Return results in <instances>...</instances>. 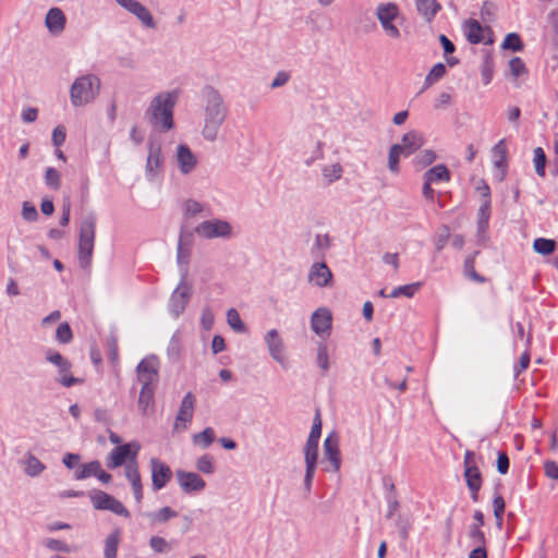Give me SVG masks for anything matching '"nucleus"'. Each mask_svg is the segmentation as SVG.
Wrapping results in <instances>:
<instances>
[{
  "label": "nucleus",
  "mask_w": 558,
  "mask_h": 558,
  "mask_svg": "<svg viewBox=\"0 0 558 558\" xmlns=\"http://www.w3.org/2000/svg\"><path fill=\"white\" fill-rule=\"evenodd\" d=\"M151 470V487L158 492L162 489L171 480V469L158 458H151L149 461Z\"/></svg>",
  "instance_id": "nucleus-15"
},
{
  "label": "nucleus",
  "mask_w": 558,
  "mask_h": 558,
  "mask_svg": "<svg viewBox=\"0 0 558 558\" xmlns=\"http://www.w3.org/2000/svg\"><path fill=\"white\" fill-rule=\"evenodd\" d=\"M203 211V205L194 199H187L184 203V215L186 217L195 216Z\"/></svg>",
  "instance_id": "nucleus-58"
},
{
  "label": "nucleus",
  "mask_w": 558,
  "mask_h": 558,
  "mask_svg": "<svg viewBox=\"0 0 558 558\" xmlns=\"http://www.w3.org/2000/svg\"><path fill=\"white\" fill-rule=\"evenodd\" d=\"M322 417H320V411L319 409H316L315 416L313 418V425L310 432L308 437L315 438L319 440L322 435Z\"/></svg>",
  "instance_id": "nucleus-57"
},
{
  "label": "nucleus",
  "mask_w": 558,
  "mask_h": 558,
  "mask_svg": "<svg viewBox=\"0 0 558 558\" xmlns=\"http://www.w3.org/2000/svg\"><path fill=\"white\" fill-rule=\"evenodd\" d=\"M125 477L131 484L135 500L140 504L143 499V485L141 474L138 471L137 461L126 463L125 465Z\"/></svg>",
  "instance_id": "nucleus-23"
},
{
  "label": "nucleus",
  "mask_w": 558,
  "mask_h": 558,
  "mask_svg": "<svg viewBox=\"0 0 558 558\" xmlns=\"http://www.w3.org/2000/svg\"><path fill=\"white\" fill-rule=\"evenodd\" d=\"M396 525L398 527L400 538L402 541H407L409 537V530L411 526L409 518L403 517L401 514L398 515V518L396 520Z\"/></svg>",
  "instance_id": "nucleus-56"
},
{
  "label": "nucleus",
  "mask_w": 558,
  "mask_h": 558,
  "mask_svg": "<svg viewBox=\"0 0 558 558\" xmlns=\"http://www.w3.org/2000/svg\"><path fill=\"white\" fill-rule=\"evenodd\" d=\"M451 179V172L447 168L446 165L439 163L423 174V180L428 181L429 183H438V182H449Z\"/></svg>",
  "instance_id": "nucleus-27"
},
{
  "label": "nucleus",
  "mask_w": 558,
  "mask_h": 558,
  "mask_svg": "<svg viewBox=\"0 0 558 558\" xmlns=\"http://www.w3.org/2000/svg\"><path fill=\"white\" fill-rule=\"evenodd\" d=\"M317 364L325 375L329 369L328 348L324 343H319L317 348Z\"/></svg>",
  "instance_id": "nucleus-50"
},
{
  "label": "nucleus",
  "mask_w": 558,
  "mask_h": 558,
  "mask_svg": "<svg viewBox=\"0 0 558 558\" xmlns=\"http://www.w3.org/2000/svg\"><path fill=\"white\" fill-rule=\"evenodd\" d=\"M194 232L208 240L216 238L229 239L232 236V227L226 220L213 219L201 222L194 229Z\"/></svg>",
  "instance_id": "nucleus-9"
},
{
  "label": "nucleus",
  "mask_w": 558,
  "mask_h": 558,
  "mask_svg": "<svg viewBox=\"0 0 558 558\" xmlns=\"http://www.w3.org/2000/svg\"><path fill=\"white\" fill-rule=\"evenodd\" d=\"M178 98L179 96L175 90L159 93L153 98L145 112L153 128L160 132H167L173 129V112Z\"/></svg>",
  "instance_id": "nucleus-2"
},
{
  "label": "nucleus",
  "mask_w": 558,
  "mask_h": 558,
  "mask_svg": "<svg viewBox=\"0 0 558 558\" xmlns=\"http://www.w3.org/2000/svg\"><path fill=\"white\" fill-rule=\"evenodd\" d=\"M493 154H494V157H495V161H494L495 167L502 169V171L505 172L506 167H507V162H506L507 147H506V144H505V140H500L494 146Z\"/></svg>",
  "instance_id": "nucleus-38"
},
{
  "label": "nucleus",
  "mask_w": 558,
  "mask_h": 558,
  "mask_svg": "<svg viewBox=\"0 0 558 558\" xmlns=\"http://www.w3.org/2000/svg\"><path fill=\"white\" fill-rule=\"evenodd\" d=\"M66 132L63 125H58L52 131V144L56 148L62 146L65 142Z\"/></svg>",
  "instance_id": "nucleus-59"
},
{
  "label": "nucleus",
  "mask_w": 558,
  "mask_h": 558,
  "mask_svg": "<svg viewBox=\"0 0 558 558\" xmlns=\"http://www.w3.org/2000/svg\"><path fill=\"white\" fill-rule=\"evenodd\" d=\"M89 498L93 504V507L96 510H109L114 514L121 515L123 518H130V511L124 507V505L116 499L113 496L99 490L94 489L89 493Z\"/></svg>",
  "instance_id": "nucleus-6"
},
{
  "label": "nucleus",
  "mask_w": 558,
  "mask_h": 558,
  "mask_svg": "<svg viewBox=\"0 0 558 558\" xmlns=\"http://www.w3.org/2000/svg\"><path fill=\"white\" fill-rule=\"evenodd\" d=\"M509 69H510V73L513 77H519V76L527 73V69H526L524 62L519 57H513L512 59H510Z\"/></svg>",
  "instance_id": "nucleus-53"
},
{
  "label": "nucleus",
  "mask_w": 558,
  "mask_h": 558,
  "mask_svg": "<svg viewBox=\"0 0 558 558\" xmlns=\"http://www.w3.org/2000/svg\"><path fill=\"white\" fill-rule=\"evenodd\" d=\"M424 144V135L416 130H412L403 134L399 146L402 149V155L404 157H409L418 150Z\"/></svg>",
  "instance_id": "nucleus-21"
},
{
  "label": "nucleus",
  "mask_w": 558,
  "mask_h": 558,
  "mask_svg": "<svg viewBox=\"0 0 558 558\" xmlns=\"http://www.w3.org/2000/svg\"><path fill=\"white\" fill-rule=\"evenodd\" d=\"M46 469V465L37 459L34 454L28 453L26 461H25V473L28 476H37L39 475L44 470Z\"/></svg>",
  "instance_id": "nucleus-39"
},
{
  "label": "nucleus",
  "mask_w": 558,
  "mask_h": 558,
  "mask_svg": "<svg viewBox=\"0 0 558 558\" xmlns=\"http://www.w3.org/2000/svg\"><path fill=\"white\" fill-rule=\"evenodd\" d=\"M330 245L331 239L328 234H317L312 253L315 254V252H317V256L324 257L325 251H327Z\"/></svg>",
  "instance_id": "nucleus-46"
},
{
  "label": "nucleus",
  "mask_w": 558,
  "mask_h": 558,
  "mask_svg": "<svg viewBox=\"0 0 558 558\" xmlns=\"http://www.w3.org/2000/svg\"><path fill=\"white\" fill-rule=\"evenodd\" d=\"M202 93L205 98V119L202 134L205 140L214 142L217 138L221 124L227 118L228 108L221 94L215 87L207 85L203 88Z\"/></svg>",
  "instance_id": "nucleus-1"
},
{
  "label": "nucleus",
  "mask_w": 558,
  "mask_h": 558,
  "mask_svg": "<svg viewBox=\"0 0 558 558\" xmlns=\"http://www.w3.org/2000/svg\"><path fill=\"white\" fill-rule=\"evenodd\" d=\"M97 217L90 211L80 221L77 260L81 268L86 269L92 265L93 252L96 238Z\"/></svg>",
  "instance_id": "nucleus-3"
},
{
  "label": "nucleus",
  "mask_w": 558,
  "mask_h": 558,
  "mask_svg": "<svg viewBox=\"0 0 558 558\" xmlns=\"http://www.w3.org/2000/svg\"><path fill=\"white\" fill-rule=\"evenodd\" d=\"M156 387H145L142 386L138 397V408L142 413L147 414L149 409L154 408V395Z\"/></svg>",
  "instance_id": "nucleus-31"
},
{
  "label": "nucleus",
  "mask_w": 558,
  "mask_h": 558,
  "mask_svg": "<svg viewBox=\"0 0 558 558\" xmlns=\"http://www.w3.org/2000/svg\"><path fill=\"white\" fill-rule=\"evenodd\" d=\"M100 466V462L98 460H93L88 463L82 465L80 471H76L74 474L75 480H84L90 476H96L97 471Z\"/></svg>",
  "instance_id": "nucleus-42"
},
{
  "label": "nucleus",
  "mask_w": 558,
  "mask_h": 558,
  "mask_svg": "<svg viewBox=\"0 0 558 558\" xmlns=\"http://www.w3.org/2000/svg\"><path fill=\"white\" fill-rule=\"evenodd\" d=\"M482 526L470 525L468 531V537L472 544L476 546H486L487 539L485 533L481 529Z\"/></svg>",
  "instance_id": "nucleus-44"
},
{
  "label": "nucleus",
  "mask_w": 558,
  "mask_h": 558,
  "mask_svg": "<svg viewBox=\"0 0 558 558\" xmlns=\"http://www.w3.org/2000/svg\"><path fill=\"white\" fill-rule=\"evenodd\" d=\"M175 474L179 485L186 494L201 492L206 486V482L197 473L178 470Z\"/></svg>",
  "instance_id": "nucleus-20"
},
{
  "label": "nucleus",
  "mask_w": 558,
  "mask_h": 558,
  "mask_svg": "<svg viewBox=\"0 0 558 558\" xmlns=\"http://www.w3.org/2000/svg\"><path fill=\"white\" fill-rule=\"evenodd\" d=\"M265 342L268 347L270 356L277 361L279 364L284 366L286 364V354H284V343L277 329H271L265 335Z\"/></svg>",
  "instance_id": "nucleus-19"
},
{
  "label": "nucleus",
  "mask_w": 558,
  "mask_h": 558,
  "mask_svg": "<svg viewBox=\"0 0 558 558\" xmlns=\"http://www.w3.org/2000/svg\"><path fill=\"white\" fill-rule=\"evenodd\" d=\"M215 440V432L211 427H206L203 432L193 435V442L203 449L208 448Z\"/></svg>",
  "instance_id": "nucleus-40"
},
{
  "label": "nucleus",
  "mask_w": 558,
  "mask_h": 558,
  "mask_svg": "<svg viewBox=\"0 0 558 558\" xmlns=\"http://www.w3.org/2000/svg\"><path fill=\"white\" fill-rule=\"evenodd\" d=\"M417 12L427 21L432 22L440 11L441 5L436 0H415Z\"/></svg>",
  "instance_id": "nucleus-29"
},
{
  "label": "nucleus",
  "mask_w": 558,
  "mask_h": 558,
  "mask_svg": "<svg viewBox=\"0 0 558 558\" xmlns=\"http://www.w3.org/2000/svg\"><path fill=\"white\" fill-rule=\"evenodd\" d=\"M190 256H191V247H185L184 245H182V246L178 245L177 262L180 266L183 265L184 269H186V270H187L186 266L190 262Z\"/></svg>",
  "instance_id": "nucleus-63"
},
{
  "label": "nucleus",
  "mask_w": 558,
  "mask_h": 558,
  "mask_svg": "<svg viewBox=\"0 0 558 558\" xmlns=\"http://www.w3.org/2000/svg\"><path fill=\"white\" fill-rule=\"evenodd\" d=\"M56 339L59 343H62V344H68L72 341L73 332H72L70 325L66 322L61 323L58 326L57 331H56Z\"/></svg>",
  "instance_id": "nucleus-48"
},
{
  "label": "nucleus",
  "mask_w": 558,
  "mask_h": 558,
  "mask_svg": "<svg viewBox=\"0 0 558 558\" xmlns=\"http://www.w3.org/2000/svg\"><path fill=\"white\" fill-rule=\"evenodd\" d=\"M140 450V445L137 442H129L124 445L117 446L111 450L107 458V468L116 469L121 466L122 464L132 463L133 461H137L136 457Z\"/></svg>",
  "instance_id": "nucleus-10"
},
{
  "label": "nucleus",
  "mask_w": 558,
  "mask_h": 558,
  "mask_svg": "<svg viewBox=\"0 0 558 558\" xmlns=\"http://www.w3.org/2000/svg\"><path fill=\"white\" fill-rule=\"evenodd\" d=\"M22 217L28 222H34L38 219L39 215L36 207L31 202H23Z\"/></svg>",
  "instance_id": "nucleus-55"
},
{
  "label": "nucleus",
  "mask_w": 558,
  "mask_h": 558,
  "mask_svg": "<svg viewBox=\"0 0 558 558\" xmlns=\"http://www.w3.org/2000/svg\"><path fill=\"white\" fill-rule=\"evenodd\" d=\"M159 361L156 355L143 359L137 367V380L145 387H156L159 378Z\"/></svg>",
  "instance_id": "nucleus-11"
},
{
  "label": "nucleus",
  "mask_w": 558,
  "mask_h": 558,
  "mask_svg": "<svg viewBox=\"0 0 558 558\" xmlns=\"http://www.w3.org/2000/svg\"><path fill=\"white\" fill-rule=\"evenodd\" d=\"M481 74L484 85H488L494 74V56L492 51H486L483 56Z\"/></svg>",
  "instance_id": "nucleus-34"
},
{
  "label": "nucleus",
  "mask_w": 558,
  "mask_h": 558,
  "mask_svg": "<svg viewBox=\"0 0 558 558\" xmlns=\"http://www.w3.org/2000/svg\"><path fill=\"white\" fill-rule=\"evenodd\" d=\"M100 90V80L95 74L82 75L73 82L70 88V99L74 107L90 104Z\"/></svg>",
  "instance_id": "nucleus-4"
},
{
  "label": "nucleus",
  "mask_w": 558,
  "mask_h": 558,
  "mask_svg": "<svg viewBox=\"0 0 558 558\" xmlns=\"http://www.w3.org/2000/svg\"><path fill=\"white\" fill-rule=\"evenodd\" d=\"M464 32H465L466 39L470 44L477 45V44L483 43L484 27L477 20L470 19L469 21H466L464 24Z\"/></svg>",
  "instance_id": "nucleus-28"
},
{
  "label": "nucleus",
  "mask_w": 558,
  "mask_h": 558,
  "mask_svg": "<svg viewBox=\"0 0 558 558\" xmlns=\"http://www.w3.org/2000/svg\"><path fill=\"white\" fill-rule=\"evenodd\" d=\"M161 145L155 141L148 142V156L145 166L146 177L153 181L162 171Z\"/></svg>",
  "instance_id": "nucleus-13"
},
{
  "label": "nucleus",
  "mask_w": 558,
  "mask_h": 558,
  "mask_svg": "<svg viewBox=\"0 0 558 558\" xmlns=\"http://www.w3.org/2000/svg\"><path fill=\"white\" fill-rule=\"evenodd\" d=\"M422 287V282H414L410 284L400 286L392 290L389 298L407 296L412 298Z\"/></svg>",
  "instance_id": "nucleus-41"
},
{
  "label": "nucleus",
  "mask_w": 558,
  "mask_h": 558,
  "mask_svg": "<svg viewBox=\"0 0 558 558\" xmlns=\"http://www.w3.org/2000/svg\"><path fill=\"white\" fill-rule=\"evenodd\" d=\"M177 160L179 169L183 174H189L197 163L196 157L190 147L183 144L178 146Z\"/></svg>",
  "instance_id": "nucleus-24"
},
{
  "label": "nucleus",
  "mask_w": 558,
  "mask_h": 558,
  "mask_svg": "<svg viewBox=\"0 0 558 558\" xmlns=\"http://www.w3.org/2000/svg\"><path fill=\"white\" fill-rule=\"evenodd\" d=\"M311 328L319 337H329L332 328V314L327 307L317 308L311 317Z\"/></svg>",
  "instance_id": "nucleus-16"
},
{
  "label": "nucleus",
  "mask_w": 558,
  "mask_h": 558,
  "mask_svg": "<svg viewBox=\"0 0 558 558\" xmlns=\"http://www.w3.org/2000/svg\"><path fill=\"white\" fill-rule=\"evenodd\" d=\"M480 252L475 251L465 258L463 264V272L465 277L470 278L471 280L478 283H484L486 281V278L475 270V257Z\"/></svg>",
  "instance_id": "nucleus-30"
},
{
  "label": "nucleus",
  "mask_w": 558,
  "mask_h": 558,
  "mask_svg": "<svg viewBox=\"0 0 558 558\" xmlns=\"http://www.w3.org/2000/svg\"><path fill=\"white\" fill-rule=\"evenodd\" d=\"M46 360L58 367L59 376L56 378V381L61 386L69 388L84 381L83 378L71 375L72 364L61 353L57 351H48Z\"/></svg>",
  "instance_id": "nucleus-5"
},
{
  "label": "nucleus",
  "mask_w": 558,
  "mask_h": 558,
  "mask_svg": "<svg viewBox=\"0 0 558 558\" xmlns=\"http://www.w3.org/2000/svg\"><path fill=\"white\" fill-rule=\"evenodd\" d=\"M227 322H228L229 326L234 331H238V332L246 331V326L242 322V319L240 317V314L238 313V311L235 308L228 310V312H227Z\"/></svg>",
  "instance_id": "nucleus-43"
},
{
  "label": "nucleus",
  "mask_w": 558,
  "mask_h": 558,
  "mask_svg": "<svg viewBox=\"0 0 558 558\" xmlns=\"http://www.w3.org/2000/svg\"><path fill=\"white\" fill-rule=\"evenodd\" d=\"M496 466H497V471L501 475H505L508 473L509 466H510V460L506 452H504V451L498 452Z\"/></svg>",
  "instance_id": "nucleus-60"
},
{
  "label": "nucleus",
  "mask_w": 558,
  "mask_h": 558,
  "mask_svg": "<svg viewBox=\"0 0 558 558\" xmlns=\"http://www.w3.org/2000/svg\"><path fill=\"white\" fill-rule=\"evenodd\" d=\"M147 517L150 519L153 523H166L170 519L177 518L178 512L173 510L171 507L165 506L160 508L158 511L148 512Z\"/></svg>",
  "instance_id": "nucleus-35"
},
{
  "label": "nucleus",
  "mask_w": 558,
  "mask_h": 558,
  "mask_svg": "<svg viewBox=\"0 0 558 558\" xmlns=\"http://www.w3.org/2000/svg\"><path fill=\"white\" fill-rule=\"evenodd\" d=\"M402 155V149L399 146V144H393L388 154V168L391 172L398 173L399 172V160L400 156Z\"/></svg>",
  "instance_id": "nucleus-45"
},
{
  "label": "nucleus",
  "mask_w": 558,
  "mask_h": 558,
  "mask_svg": "<svg viewBox=\"0 0 558 558\" xmlns=\"http://www.w3.org/2000/svg\"><path fill=\"white\" fill-rule=\"evenodd\" d=\"M121 532L119 529L112 531L105 541V558H117Z\"/></svg>",
  "instance_id": "nucleus-32"
},
{
  "label": "nucleus",
  "mask_w": 558,
  "mask_h": 558,
  "mask_svg": "<svg viewBox=\"0 0 558 558\" xmlns=\"http://www.w3.org/2000/svg\"><path fill=\"white\" fill-rule=\"evenodd\" d=\"M324 462L329 465L325 468L326 472H338L341 466V453L339 449V436L331 432L324 440Z\"/></svg>",
  "instance_id": "nucleus-12"
},
{
  "label": "nucleus",
  "mask_w": 558,
  "mask_h": 558,
  "mask_svg": "<svg viewBox=\"0 0 558 558\" xmlns=\"http://www.w3.org/2000/svg\"><path fill=\"white\" fill-rule=\"evenodd\" d=\"M45 183L52 190H59L61 186L60 172L52 167L47 168L45 173Z\"/></svg>",
  "instance_id": "nucleus-47"
},
{
  "label": "nucleus",
  "mask_w": 558,
  "mask_h": 558,
  "mask_svg": "<svg viewBox=\"0 0 558 558\" xmlns=\"http://www.w3.org/2000/svg\"><path fill=\"white\" fill-rule=\"evenodd\" d=\"M124 10L135 15L144 26L155 28L156 23L149 10L137 0H116Z\"/></svg>",
  "instance_id": "nucleus-17"
},
{
  "label": "nucleus",
  "mask_w": 558,
  "mask_h": 558,
  "mask_svg": "<svg viewBox=\"0 0 558 558\" xmlns=\"http://www.w3.org/2000/svg\"><path fill=\"white\" fill-rule=\"evenodd\" d=\"M501 48L512 52H520L524 49V44L518 33H509L506 35Z\"/></svg>",
  "instance_id": "nucleus-37"
},
{
  "label": "nucleus",
  "mask_w": 558,
  "mask_h": 558,
  "mask_svg": "<svg viewBox=\"0 0 558 558\" xmlns=\"http://www.w3.org/2000/svg\"><path fill=\"white\" fill-rule=\"evenodd\" d=\"M45 546L51 550L61 551V553H69L70 546L60 539L56 538H48L45 542Z\"/></svg>",
  "instance_id": "nucleus-61"
},
{
  "label": "nucleus",
  "mask_w": 558,
  "mask_h": 558,
  "mask_svg": "<svg viewBox=\"0 0 558 558\" xmlns=\"http://www.w3.org/2000/svg\"><path fill=\"white\" fill-rule=\"evenodd\" d=\"M332 272L327 266L325 262H316L314 263L308 271L307 280L312 284L324 288L331 284L332 281Z\"/></svg>",
  "instance_id": "nucleus-18"
},
{
  "label": "nucleus",
  "mask_w": 558,
  "mask_h": 558,
  "mask_svg": "<svg viewBox=\"0 0 558 558\" xmlns=\"http://www.w3.org/2000/svg\"><path fill=\"white\" fill-rule=\"evenodd\" d=\"M436 153L433 149H425L415 157L414 161L421 167H427L436 160Z\"/></svg>",
  "instance_id": "nucleus-54"
},
{
  "label": "nucleus",
  "mask_w": 558,
  "mask_h": 558,
  "mask_svg": "<svg viewBox=\"0 0 558 558\" xmlns=\"http://www.w3.org/2000/svg\"><path fill=\"white\" fill-rule=\"evenodd\" d=\"M46 26L52 34L61 33L65 27V15L59 8H51L46 15Z\"/></svg>",
  "instance_id": "nucleus-25"
},
{
  "label": "nucleus",
  "mask_w": 558,
  "mask_h": 558,
  "mask_svg": "<svg viewBox=\"0 0 558 558\" xmlns=\"http://www.w3.org/2000/svg\"><path fill=\"white\" fill-rule=\"evenodd\" d=\"M557 242L553 239L537 238L533 242V250L543 256L553 254L556 250Z\"/></svg>",
  "instance_id": "nucleus-33"
},
{
  "label": "nucleus",
  "mask_w": 558,
  "mask_h": 558,
  "mask_svg": "<svg viewBox=\"0 0 558 558\" xmlns=\"http://www.w3.org/2000/svg\"><path fill=\"white\" fill-rule=\"evenodd\" d=\"M196 469L204 474H213L215 472L214 458L210 454H203L196 461Z\"/></svg>",
  "instance_id": "nucleus-49"
},
{
  "label": "nucleus",
  "mask_w": 558,
  "mask_h": 558,
  "mask_svg": "<svg viewBox=\"0 0 558 558\" xmlns=\"http://www.w3.org/2000/svg\"><path fill=\"white\" fill-rule=\"evenodd\" d=\"M107 348L110 361L116 363L119 359L118 340L116 336H110L107 338Z\"/></svg>",
  "instance_id": "nucleus-62"
},
{
  "label": "nucleus",
  "mask_w": 558,
  "mask_h": 558,
  "mask_svg": "<svg viewBox=\"0 0 558 558\" xmlns=\"http://www.w3.org/2000/svg\"><path fill=\"white\" fill-rule=\"evenodd\" d=\"M446 72H447V69L444 63H441V62L436 63L430 69L428 74L426 75V77L424 80V85H423L422 92L429 88L434 83H436L441 77H444Z\"/></svg>",
  "instance_id": "nucleus-36"
},
{
  "label": "nucleus",
  "mask_w": 558,
  "mask_h": 558,
  "mask_svg": "<svg viewBox=\"0 0 558 558\" xmlns=\"http://www.w3.org/2000/svg\"><path fill=\"white\" fill-rule=\"evenodd\" d=\"M187 270H182L181 281L172 292L169 301V311L174 317H179L185 310L192 295V288L186 283Z\"/></svg>",
  "instance_id": "nucleus-7"
},
{
  "label": "nucleus",
  "mask_w": 558,
  "mask_h": 558,
  "mask_svg": "<svg viewBox=\"0 0 558 558\" xmlns=\"http://www.w3.org/2000/svg\"><path fill=\"white\" fill-rule=\"evenodd\" d=\"M534 163L535 172L539 177H545L546 155L542 147H537L534 149Z\"/></svg>",
  "instance_id": "nucleus-51"
},
{
  "label": "nucleus",
  "mask_w": 558,
  "mask_h": 558,
  "mask_svg": "<svg viewBox=\"0 0 558 558\" xmlns=\"http://www.w3.org/2000/svg\"><path fill=\"white\" fill-rule=\"evenodd\" d=\"M149 546L158 554L168 553L171 549L169 543L161 536H151L149 539Z\"/></svg>",
  "instance_id": "nucleus-52"
},
{
  "label": "nucleus",
  "mask_w": 558,
  "mask_h": 558,
  "mask_svg": "<svg viewBox=\"0 0 558 558\" xmlns=\"http://www.w3.org/2000/svg\"><path fill=\"white\" fill-rule=\"evenodd\" d=\"M215 317L211 310L206 306L202 311L201 323L205 330H210L214 326Z\"/></svg>",
  "instance_id": "nucleus-64"
},
{
  "label": "nucleus",
  "mask_w": 558,
  "mask_h": 558,
  "mask_svg": "<svg viewBox=\"0 0 558 558\" xmlns=\"http://www.w3.org/2000/svg\"><path fill=\"white\" fill-rule=\"evenodd\" d=\"M195 397L192 392H187L181 402L180 409L175 417V427H179V423L190 422L194 413Z\"/></svg>",
  "instance_id": "nucleus-26"
},
{
  "label": "nucleus",
  "mask_w": 558,
  "mask_h": 558,
  "mask_svg": "<svg viewBox=\"0 0 558 558\" xmlns=\"http://www.w3.org/2000/svg\"><path fill=\"white\" fill-rule=\"evenodd\" d=\"M398 14V8L393 3L380 4L377 8V17L384 28V31L392 38H399L400 32L398 27L392 23Z\"/></svg>",
  "instance_id": "nucleus-14"
},
{
  "label": "nucleus",
  "mask_w": 558,
  "mask_h": 558,
  "mask_svg": "<svg viewBox=\"0 0 558 558\" xmlns=\"http://www.w3.org/2000/svg\"><path fill=\"white\" fill-rule=\"evenodd\" d=\"M318 444L319 440L308 437L304 447L305 459V475H304V490L306 494L311 493L313 480L318 460Z\"/></svg>",
  "instance_id": "nucleus-8"
},
{
  "label": "nucleus",
  "mask_w": 558,
  "mask_h": 558,
  "mask_svg": "<svg viewBox=\"0 0 558 558\" xmlns=\"http://www.w3.org/2000/svg\"><path fill=\"white\" fill-rule=\"evenodd\" d=\"M464 480L474 502L480 500V490L483 485V476L478 466H468L464 470Z\"/></svg>",
  "instance_id": "nucleus-22"
}]
</instances>
